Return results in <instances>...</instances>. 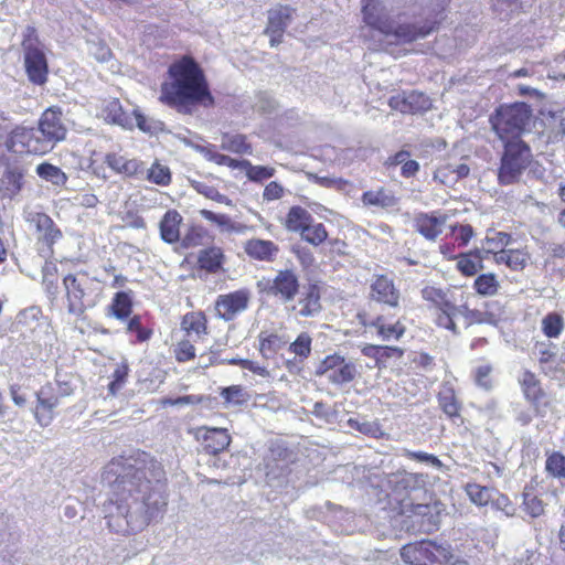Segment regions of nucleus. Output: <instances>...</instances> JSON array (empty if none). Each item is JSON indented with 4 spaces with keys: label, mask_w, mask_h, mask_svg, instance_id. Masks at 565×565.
Returning <instances> with one entry per match:
<instances>
[{
    "label": "nucleus",
    "mask_w": 565,
    "mask_h": 565,
    "mask_svg": "<svg viewBox=\"0 0 565 565\" xmlns=\"http://www.w3.org/2000/svg\"><path fill=\"white\" fill-rule=\"evenodd\" d=\"M183 218L177 210H168L159 224L160 236L163 242L173 244L180 241V226Z\"/></svg>",
    "instance_id": "obj_31"
},
{
    "label": "nucleus",
    "mask_w": 565,
    "mask_h": 565,
    "mask_svg": "<svg viewBox=\"0 0 565 565\" xmlns=\"http://www.w3.org/2000/svg\"><path fill=\"white\" fill-rule=\"evenodd\" d=\"M105 163L117 174L132 178L145 171V164L136 158L129 159L117 152L105 156Z\"/></svg>",
    "instance_id": "obj_27"
},
{
    "label": "nucleus",
    "mask_w": 565,
    "mask_h": 565,
    "mask_svg": "<svg viewBox=\"0 0 565 565\" xmlns=\"http://www.w3.org/2000/svg\"><path fill=\"white\" fill-rule=\"evenodd\" d=\"M404 456L411 460H415L418 462H426V463H428L433 467H436L438 469L443 467L441 460L433 454H427L424 451L405 450Z\"/></svg>",
    "instance_id": "obj_59"
},
{
    "label": "nucleus",
    "mask_w": 565,
    "mask_h": 565,
    "mask_svg": "<svg viewBox=\"0 0 565 565\" xmlns=\"http://www.w3.org/2000/svg\"><path fill=\"white\" fill-rule=\"evenodd\" d=\"M100 480L109 489L108 505L118 516L107 515L116 532H135L167 511L168 477L160 460L137 449L113 457L104 467Z\"/></svg>",
    "instance_id": "obj_1"
},
{
    "label": "nucleus",
    "mask_w": 565,
    "mask_h": 565,
    "mask_svg": "<svg viewBox=\"0 0 565 565\" xmlns=\"http://www.w3.org/2000/svg\"><path fill=\"white\" fill-rule=\"evenodd\" d=\"M295 9L287 4H278L275 8L268 10V21L265 30H282L286 31L292 15L295 13Z\"/></svg>",
    "instance_id": "obj_36"
},
{
    "label": "nucleus",
    "mask_w": 565,
    "mask_h": 565,
    "mask_svg": "<svg viewBox=\"0 0 565 565\" xmlns=\"http://www.w3.org/2000/svg\"><path fill=\"white\" fill-rule=\"evenodd\" d=\"M399 554L409 565H468L454 555L450 545L428 539L405 544Z\"/></svg>",
    "instance_id": "obj_6"
},
{
    "label": "nucleus",
    "mask_w": 565,
    "mask_h": 565,
    "mask_svg": "<svg viewBox=\"0 0 565 565\" xmlns=\"http://www.w3.org/2000/svg\"><path fill=\"white\" fill-rule=\"evenodd\" d=\"M437 401L440 409L449 419L454 423H456V419H459L460 423L463 422L460 415L462 406L454 390L449 388L440 392L437 396Z\"/></svg>",
    "instance_id": "obj_38"
},
{
    "label": "nucleus",
    "mask_w": 565,
    "mask_h": 565,
    "mask_svg": "<svg viewBox=\"0 0 565 565\" xmlns=\"http://www.w3.org/2000/svg\"><path fill=\"white\" fill-rule=\"evenodd\" d=\"M388 505L397 515L407 513L419 493H427V475L407 471L392 473L388 480Z\"/></svg>",
    "instance_id": "obj_5"
},
{
    "label": "nucleus",
    "mask_w": 565,
    "mask_h": 565,
    "mask_svg": "<svg viewBox=\"0 0 565 565\" xmlns=\"http://www.w3.org/2000/svg\"><path fill=\"white\" fill-rule=\"evenodd\" d=\"M448 216L439 212H418L413 217V228L429 242H435L443 233Z\"/></svg>",
    "instance_id": "obj_23"
},
{
    "label": "nucleus",
    "mask_w": 565,
    "mask_h": 565,
    "mask_svg": "<svg viewBox=\"0 0 565 565\" xmlns=\"http://www.w3.org/2000/svg\"><path fill=\"white\" fill-rule=\"evenodd\" d=\"M36 126L52 150L67 136V128L63 122V113L58 106L46 108L41 114Z\"/></svg>",
    "instance_id": "obj_15"
},
{
    "label": "nucleus",
    "mask_w": 565,
    "mask_h": 565,
    "mask_svg": "<svg viewBox=\"0 0 565 565\" xmlns=\"http://www.w3.org/2000/svg\"><path fill=\"white\" fill-rule=\"evenodd\" d=\"M180 327L188 337H193L195 340L203 339L210 333L209 319L202 310L189 311L183 315Z\"/></svg>",
    "instance_id": "obj_26"
},
{
    "label": "nucleus",
    "mask_w": 565,
    "mask_h": 565,
    "mask_svg": "<svg viewBox=\"0 0 565 565\" xmlns=\"http://www.w3.org/2000/svg\"><path fill=\"white\" fill-rule=\"evenodd\" d=\"M221 397L224 399L225 405L242 406L249 399V394L246 390L237 384L221 388Z\"/></svg>",
    "instance_id": "obj_46"
},
{
    "label": "nucleus",
    "mask_w": 565,
    "mask_h": 565,
    "mask_svg": "<svg viewBox=\"0 0 565 565\" xmlns=\"http://www.w3.org/2000/svg\"><path fill=\"white\" fill-rule=\"evenodd\" d=\"M361 353L375 361V366L382 369L390 359H401L404 355V350L399 347L380 345V344H365L361 349Z\"/></svg>",
    "instance_id": "obj_30"
},
{
    "label": "nucleus",
    "mask_w": 565,
    "mask_h": 565,
    "mask_svg": "<svg viewBox=\"0 0 565 565\" xmlns=\"http://www.w3.org/2000/svg\"><path fill=\"white\" fill-rule=\"evenodd\" d=\"M512 242V235L505 232L488 231L484 242L483 250L488 255H492L493 262L498 259L500 254H503Z\"/></svg>",
    "instance_id": "obj_34"
},
{
    "label": "nucleus",
    "mask_w": 565,
    "mask_h": 565,
    "mask_svg": "<svg viewBox=\"0 0 565 565\" xmlns=\"http://www.w3.org/2000/svg\"><path fill=\"white\" fill-rule=\"evenodd\" d=\"M288 350L300 362H305L312 351V338L308 332H300L297 338L289 344Z\"/></svg>",
    "instance_id": "obj_44"
},
{
    "label": "nucleus",
    "mask_w": 565,
    "mask_h": 565,
    "mask_svg": "<svg viewBox=\"0 0 565 565\" xmlns=\"http://www.w3.org/2000/svg\"><path fill=\"white\" fill-rule=\"evenodd\" d=\"M301 238L312 246H320L328 238V231L323 223H315L306 226L300 233Z\"/></svg>",
    "instance_id": "obj_45"
},
{
    "label": "nucleus",
    "mask_w": 565,
    "mask_h": 565,
    "mask_svg": "<svg viewBox=\"0 0 565 565\" xmlns=\"http://www.w3.org/2000/svg\"><path fill=\"white\" fill-rule=\"evenodd\" d=\"M244 250L248 257L259 262H274L279 246L269 239L250 238L244 245Z\"/></svg>",
    "instance_id": "obj_28"
},
{
    "label": "nucleus",
    "mask_w": 565,
    "mask_h": 565,
    "mask_svg": "<svg viewBox=\"0 0 565 565\" xmlns=\"http://www.w3.org/2000/svg\"><path fill=\"white\" fill-rule=\"evenodd\" d=\"M503 142V152L498 172L499 183L509 185L515 183L532 161L530 146L523 139Z\"/></svg>",
    "instance_id": "obj_8"
},
{
    "label": "nucleus",
    "mask_w": 565,
    "mask_h": 565,
    "mask_svg": "<svg viewBox=\"0 0 565 565\" xmlns=\"http://www.w3.org/2000/svg\"><path fill=\"white\" fill-rule=\"evenodd\" d=\"M26 169L22 164L8 163L0 174V199L12 201L23 191Z\"/></svg>",
    "instance_id": "obj_21"
},
{
    "label": "nucleus",
    "mask_w": 565,
    "mask_h": 565,
    "mask_svg": "<svg viewBox=\"0 0 565 565\" xmlns=\"http://www.w3.org/2000/svg\"><path fill=\"white\" fill-rule=\"evenodd\" d=\"M93 278L88 273L82 270L75 274H67L63 278L67 311L74 316H82L87 308L95 305L93 298Z\"/></svg>",
    "instance_id": "obj_9"
},
{
    "label": "nucleus",
    "mask_w": 565,
    "mask_h": 565,
    "mask_svg": "<svg viewBox=\"0 0 565 565\" xmlns=\"http://www.w3.org/2000/svg\"><path fill=\"white\" fill-rule=\"evenodd\" d=\"M26 222L35 230V247L42 258H53L54 245L62 239L63 233L54 220L44 212H32Z\"/></svg>",
    "instance_id": "obj_12"
},
{
    "label": "nucleus",
    "mask_w": 565,
    "mask_h": 565,
    "mask_svg": "<svg viewBox=\"0 0 565 565\" xmlns=\"http://www.w3.org/2000/svg\"><path fill=\"white\" fill-rule=\"evenodd\" d=\"M265 292L282 303H290L300 291L299 276L292 268L280 269L267 281Z\"/></svg>",
    "instance_id": "obj_14"
},
{
    "label": "nucleus",
    "mask_w": 565,
    "mask_h": 565,
    "mask_svg": "<svg viewBox=\"0 0 565 565\" xmlns=\"http://www.w3.org/2000/svg\"><path fill=\"white\" fill-rule=\"evenodd\" d=\"M4 145L9 151L18 154L44 156L52 151L38 126H15L8 134Z\"/></svg>",
    "instance_id": "obj_11"
},
{
    "label": "nucleus",
    "mask_w": 565,
    "mask_h": 565,
    "mask_svg": "<svg viewBox=\"0 0 565 565\" xmlns=\"http://www.w3.org/2000/svg\"><path fill=\"white\" fill-rule=\"evenodd\" d=\"M287 342L284 334L262 331L258 335V352L264 359H273L286 347Z\"/></svg>",
    "instance_id": "obj_32"
},
{
    "label": "nucleus",
    "mask_w": 565,
    "mask_h": 565,
    "mask_svg": "<svg viewBox=\"0 0 565 565\" xmlns=\"http://www.w3.org/2000/svg\"><path fill=\"white\" fill-rule=\"evenodd\" d=\"M222 148L238 154H250L253 152L250 142H248L247 137L242 134H225L222 140Z\"/></svg>",
    "instance_id": "obj_43"
},
{
    "label": "nucleus",
    "mask_w": 565,
    "mask_h": 565,
    "mask_svg": "<svg viewBox=\"0 0 565 565\" xmlns=\"http://www.w3.org/2000/svg\"><path fill=\"white\" fill-rule=\"evenodd\" d=\"M466 492L469 499L478 507H486L492 500V489L478 483H468Z\"/></svg>",
    "instance_id": "obj_51"
},
{
    "label": "nucleus",
    "mask_w": 565,
    "mask_h": 565,
    "mask_svg": "<svg viewBox=\"0 0 565 565\" xmlns=\"http://www.w3.org/2000/svg\"><path fill=\"white\" fill-rule=\"evenodd\" d=\"M492 372V366L489 364L480 365L475 371V381L479 386L489 388L491 386L490 383V374Z\"/></svg>",
    "instance_id": "obj_64"
},
{
    "label": "nucleus",
    "mask_w": 565,
    "mask_h": 565,
    "mask_svg": "<svg viewBox=\"0 0 565 565\" xmlns=\"http://www.w3.org/2000/svg\"><path fill=\"white\" fill-rule=\"evenodd\" d=\"M420 294L428 303V309L433 311L434 323L438 328L457 332L455 319L461 313V306L456 303L454 289L425 286Z\"/></svg>",
    "instance_id": "obj_7"
},
{
    "label": "nucleus",
    "mask_w": 565,
    "mask_h": 565,
    "mask_svg": "<svg viewBox=\"0 0 565 565\" xmlns=\"http://www.w3.org/2000/svg\"><path fill=\"white\" fill-rule=\"evenodd\" d=\"M298 295V299L289 307L296 318H313L322 311V287L319 282L305 285Z\"/></svg>",
    "instance_id": "obj_17"
},
{
    "label": "nucleus",
    "mask_w": 565,
    "mask_h": 565,
    "mask_svg": "<svg viewBox=\"0 0 565 565\" xmlns=\"http://www.w3.org/2000/svg\"><path fill=\"white\" fill-rule=\"evenodd\" d=\"M25 71L30 82L43 85L47 81L49 67L44 52L31 51L24 55Z\"/></svg>",
    "instance_id": "obj_25"
},
{
    "label": "nucleus",
    "mask_w": 565,
    "mask_h": 565,
    "mask_svg": "<svg viewBox=\"0 0 565 565\" xmlns=\"http://www.w3.org/2000/svg\"><path fill=\"white\" fill-rule=\"evenodd\" d=\"M109 310L118 320H126L132 312L130 296L125 291L116 292L109 306Z\"/></svg>",
    "instance_id": "obj_42"
},
{
    "label": "nucleus",
    "mask_w": 565,
    "mask_h": 565,
    "mask_svg": "<svg viewBox=\"0 0 565 565\" xmlns=\"http://www.w3.org/2000/svg\"><path fill=\"white\" fill-rule=\"evenodd\" d=\"M345 362L344 356L333 353L327 355L320 363L319 373L334 372L341 364Z\"/></svg>",
    "instance_id": "obj_61"
},
{
    "label": "nucleus",
    "mask_w": 565,
    "mask_h": 565,
    "mask_svg": "<svg viewBox=\"0 0 565 565\" xmlns=\"http://www.w3.org/2000/svg\"><path fill=\"white\" fill-rule=\"evenodd\" d=\"M387 104L392 110L412 115L422 114L431 108L430 98L416 89L393 95L388 98Z\"/></svg>",
    "instance_id": "obj_20"
},
{
    "label": "nucleus",
    "mask_w": 565,
    "mask_h": 565,
    "mask_svg": "<svg viewBox=\"0 0 565 565\" xmlns=\"http://www.w3.org/2000/svg\"><path fill=\"white\" fill-rule=\"evenodd\" d=\"M532 117L530 105L524 102L501 104L489 117L492 131L501 141L522 139Z\"/></svg>",
    "instance_id": "obj_4"
},
{
    "label": "nucleus",
    "mask_w": 565,
    "mask_h": 565,
    "mask_svg": "<svg viewBox=\"0 0 565 565\" xmlns=\"http://www.w3.org/2000/svg\"><path fill=\"white\" fill-rule=\"evenodd\" d=\"M521 391L523 393L524 398L535 408L541 405H546L544 399L546 398V393L542 386V383L537 375L530 371L524 370L521 376L518 380Z\"/></svg>",
    "instance_id": "obj_24"
},
{
    "label": "nucleus",
    "mask_w": 565,
    "mask_h": 565,
    "mask_svg": "<svg viewBox=\"0 0 565 565\" xmlns=\"http://www.w3.org/2000/svg\"><path fill=\"white\" fill-rule=\"evenodd\" d=\"M174 358L179 363H185L195 358V348L189 339L178 342L174 348Z\"/></svg>",
    "instance_id": "obj_58"
},
{
    "label": "nucleus",
    "mask_w": 565,
    "mask_h": 565,
    "mask_svg": "<svg viewBox=\"0 0 565 565\" xmlns=\"http://www.w3.org/2000/svg\"><path fill=\"white\" fill-rule=\"evenodd\" d=\"M451 0H428L422 8L417 19L412 23L396 24L395 20L380 9L379 0H361L363 21L371 29L385 36H394L403 43H412L437 32L447 18Z\"/></svg>",
    "instance_id": "obj_3"
},
{
    "label": "nucleus",
    "mask_w": 565,
    "mask_h": 565,
    "mask_svg": "<svg viewBox=\"0 0 565 565\" xmlns=\"http://www.w3.org/2000/svg\"><path fill=\"white\" fill-rule=\"evenodd\" d=\"M200 214L203 218L212 222V223H215L216 225L221 226V227H225V228H228V230H232L233 228V222L231 220V217L226 214H216L210 210H201L200 211Z\"/></svg>",
    "instance_id": "obj_60"
},
{
    "label": "nucleus",
    "mask_w": 565,
    "mask_h": 565,
    "mask_svg": "<svg viewBox=\"0 0 565 565\" xmlns=\"http://www.w3.org/2000/svg\"><path fill=\"white\" fill-rule=\"evenodd\" d=\"M284 193L285 190L282 185L277 181H271L265 186L263 191V199L267 202L279 200L284 196Z\"/></svg>",
    "instance_id": "obj_63"
},
{
    "label": "nucleus",
    "mask_w": 565,
    "mask_h": 565,
    "mask_svg": "<svg viewBox=\"0 0 565 565\" xmlns=\"http://www.w3.org/2000/svg\"><path fill=\"white\" fill-rule=\"evenodd\" d=\"M444 504L437 500L427 503L414 502L407 513H399L407 518L416 519V523L426 533H431L439 527Z\"/></svg>",
    "instance_id": "obj_19"
},
{
    "label": "nucleus",
    "mask_w": 565,
    "mask_h": 565,
    "mask_svg": "<svg viewBox=\"0 0 565 565\" xmlns=\"http://www.w3.org/2000/svg\"><path fill=\"white\" fill-rule=\"evenodd\" d=\"M159 100L184 115H191L198 107L215 106V97L203 67L188 54L169 65L160 85Z\"/></svg>",
    "instance_id": "obj_2"
},
{
    "label": "nucleus",
    "mask_w": 565,
    "mask_h": 565,
    "mask_svg": "<svg viewBox=\"0 0 565 565\" xmlns=\"http://www.w3.org/2000/svg\"><path fill=\"white\" fill-rule=\"evenodd\" d=\"M545 470L554 478H565V456L559 451H553L546 458Z\"/></svg>",
    "instance_id": "obj_53"
},
{
    "label": "nucleus",
    "mask_w": 565,
    "mask_h": 565,
    "mask_svg": "<svg viewBox=\"0 0 565 565\" xmlns=\"http://www.w3.org/2000/svg\"><path fill=\"white\" fill-rule=\"evenodd\" d=\"M456 260L457 270L465 277H473L483 268L479 250L461 253Z\"/></svg>",
    "instance_id": "obj_39"
},
{
    "label": "nucleus",
    "mask_w": 565,
    "mask_h": 565,
    "mask_svg": "<svg viewBox=\"0 0 565 565\" xmlns=\"http://www.w3.org/2000/svg\"><path fill=\"white\" fill-rule=\"evenodd\" d=\"M312 221V215L305 207L294 205L286 215L284 226L290 232L300 233L302 230H306V226L310 225Z\"/></svg>",
    "instance_id": "obj_37"
},
{
    "label": "nucleus",
    "mask_w": 565,
    "mask_h": 565,
    "mask_svg": "<svg viewBox=\"0 0 565 565\" xmlns=\"http://www.w3.org/2000/svg\"><path fill=\"white\" fill-rule=\"evenodd\" d=\"M250 298L252 294L246 288L220 295L214 302L216 317L224 321L234 320L248 308Z\"/></svg>",
    "instance_id": "obj_16"
},
{
    "label": "nucleus",
    "mask_w": 565,
    "mask_h": 565,
    "mask_svg": "<svg viewBox=\"0 0 565 565\" xmlns=\"http://www.w3.org/2000/svg\"><path fill=\"white\" fill-rule=\"evenodd\" d=\"M147 180L160 186H167L172 181V174L169 167L154 161L147 170Z\"/></svg>",
    "instance_id": "obj_48"
},
{
    "label": "nucleus",
    "mask_w": 565,
    "mask_h": 565,
    "mask_svg": "<svg viewBox=\"0 0 565 565\" xmlns=\"http://www.w3.org/2000/svg\"><path fill=\"white\" fill-rule=\"evenodd\" d=\"M60 383L46 382L35 392L33 417L41 427H49L60 414L62 399L71 395Z\"/></svg>",
    "instance_id": "obj_10"
},
{
    "label": "nucleus",
    "mask_w": 565,
    "mask_h": 565,
    "mask_svg": "<svg viewBox=\"0 0 565 565\" xmlns=\"http://www.w3.org/2000/svg\"><path fill=\"white\" fill-rule=\"evenodd\" d=\"M356 319L365 331L373 332L377 339L385 342L399 341L406 333V326L401 319H395L394 315L380 313L372 317L367 311L360 310Z\"/></svg>",
    "instance_id": "obj_13"
},
{
    "label": "nucleus",
    "mask_w": 565,
    "mask_h": 565,
    "mask_svg": "<svg viewBox=\"0 0 565 565\" xmlns=\"http://www.w3.org/2000/svg\"><path fill=\"white\" fill-rule=\"evenodd\" d=\"M369 299L388 308L401 303V291L394 279L384 274L374 275L369 287Z\"/></svg>",
    "instance_id": "obj_18"
},
{
    "label": "nucleus",
    "mask_w": 565,
    "mask_h": 565,
    "mask_svg": "<svg viewBox=\"0 0 565 565\" xmlns=\"http://www.w3.org/2000/svg\"><path fill=\"white\" fill-rule=\"evenodd\" d=\"M36 173L40 178L52 182L55 185H64L67 181L65 172L61 168L50 162H42L36 167Z\"/></svg>",
    "instance_id": "obj_47"
},
{
    "label": "nucleus",
    "mask_w": 565,
    "mask_h": 565,
    "mask_svg": "<svg viewBox=\"0 0 565 565\" xmlns=\"http://www.w3.org/2000/svg\"><path fill=\"white\" fill-rule=\"evenodd\" d=\"M450 231L459 247L467 246L475 235L473 227L470 224H455L450 226Z\"/></svg>",
    "instance_id": "obj_57"
},
{
    "label": "nucleus",
    "mask_w": 565,
    "mask_h": 565,
    "mask_svg": "<svg viewBox=\"0 0 565 565\" xmlns=\"http://www.w3.org/2000/svg\"><path fill=\"white\" fill-rule=\"evenodd\" d=\"M358 375L356 366L353 362H344L334 372L330 373L331 383L342 385L352 382Z\"/></svg>",
    "instance_id": "obj_50"
},
{
    "label": "nucleus",
    "mask_w": 565,
    "mask_h": 565,
    "mask_svg": "<svg viewBox=\"0 0 565 565\" xmlns=\"http://www.w3.org/2000/svg\"><path fill=\"white\" fill-rule=\"evenodd\" d=\"M21 45L23 47L24 55L31 51H41L36 30L33 26L26 28Z\"/></svg>",
    "instance_id": "obj_62"
},
{
    "label": "nucleus",
    "mask_w": 565,
    "mask_h": 565,
    "mask_svg": "<svg viewBox=\"0 0 565 565\" xmlns=\"http://www.w3.org/2000/svg\"><path fill=\"white\" fill-rule=\"evenodd\" d=\"M531 255L524 248H508L503 254H500L495 259L497 265H504L512 271H522L529 265Z\"/></svg>",
    "instance_id": "obj_33"
},
{
    "label": "nucleus",
    "mask_w": 565,
    "mask_h": 565,
    "mask_svg": "<svg viewBox=\"0 0 565 565\" xmlns=\"http://www.w3.org/2000/svg\"><path fill=\"white\" fill-rule=\"evenodd\" d=\"M276 173L275 168L269 166H254L249 162L246 167L245 174L249 181L262 183L273 178Z\"/></svg>",
    "instance_id": "obj_55"
},
{
    "label": "nucleus",
    "mask_w": 565,
    "mask_h": 565,
    "mask_svg": "<svg viewBox=\"0 0 565 565\" xmlns=\"http://www.w3.org/2000/svg\"><path fill=\"white\" fill-rule=\"evenodd\" d=\"M564 329V320L557 312H550L542 319V331L547 338H557Z\"/></svg>",
    "instance_id": "obj_52"
},
{
    "label": "nucleus",
    "mask_w": 565,
    "mask_h": 565,
    "mask_svg": "<svg viewBox=\"0 0 565 565\" xmlns=\"http://www.w3.org/2000/svg\"><path fill=\"white\" fill-rule=\"evenodd\" d=\"M127 332L136 334V342L138 343L150 340L153 334L151 328L142 326L141 317L138 315H135L129 319L127 323Z\"/></svg>",
    "instance_id": "obj_54"
},
{
    "label": "nucleus",
    "mask_w": 565,
    "mask_h": 565,
    "mask_svg": "<svg viewBox=\"0 0 565 565\" xmlns=\"http://www.w3.org/2000/svg\"><path fill=\"white\" fill-rule=\"evenodd\" d=\"M195 438L205 454L216 456L228 449L232 437L226 428L198 427Z\"/></svg>",
    "instance_id": "obj_22"
},
{
    "label": "nucleus",
    "mask_w": 565,
    "mask_h": 565,
    "mask_svg": "<svg viewBox=\"0 0 565 565\" xmlns=\"http://www.w3.org/2000/svg\"><path fill=\"white\" fill-rule=\"evenodd\" d=\"M226 256L224 250L218 246H209L198 254V266L200 269L209 274H217L223 271Z\"/></svg>",
    "instance_id": "obj_29"
},
{
    "label": "nucleus",
    "mask_w": 565,
    "mask_h": 565,
    "mask_svg": "<svg viewBox=\"0 0 565 565\" xmlns=\"http://www.w3.org/2000/svg\"><path fill=\"white\" fill-rule=\"evenodd\" d=\"M206 236L207 230L203 225L192 224L186 228L181 244L184 248L198 247L203 244Z\"/></svg>",
    "instance_id": "obj_49"
},
{
    "label": "nucleus",
    "mask_w": 565,
    "mask_h": 565,
    "mask_svg": "<svg viewBox=\"0 0 565 565\" xmlns=\"http://www.w3.org/2000/svg\"><path fill=\"white\" fill-rule=\"evenodd\" d=\"M523 510L531 518H539L544 513V503L543 501L535 494L530 492L523 493Z\"/></svg>",
    "instance_id": "obj_56"
},
{
    "label": "nucleus",
    "mask_w": 565,
    "mask_h": 565,
    "mask_svg": "<svg viewBox=\"0 0 565 565\" xmlns=\"http://www.w3.org/2000/svg\"><path fill=\"white\" fill-rule=\"evenodd\" d=\"M361 201L365 206H379L382 209L393 207L398 203V199L394 192L383 186L373 191H365L361 196Z\"/></svg>",
    "instance_id": "obj_35"
},
{
    "label": "nucleus",
    "mask_w": 565,
    "mask_h": 565,
    "mask_svg": "<svg viewBox=\"0 0 565 565\" xmlns=\"http://www.w3.org/2000/svg\"><path fill=\"white\" fill-rule=\"evenodd\" d=\"M129 374L130 367L127 361H122L115 366L107 385L110 396H116L124 388L128 382Z\"/></svg>",
    "instance_id": "obj_41"
},
{
    "label": "nucleus",
    "mask_w": 565,
    "mask_h": 565,
    "mask_svg": "<svg viewBox=\"0 0 565 565\" xmlns=\"http://www.w3.org/2000/svg\"><path fill=\"white\" fill-rule=\"evenodd\" d=\"M473 289L476 294L481 297L495 296L500 289L498 277L493 273L480 274L473 281Z\"/></svg>",
    "instance_id": "obj_40"
}]
</instances>
